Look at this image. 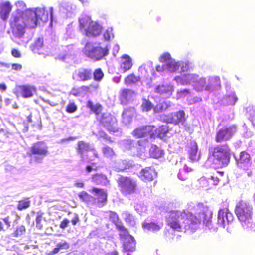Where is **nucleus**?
I'll return each instance as SVG.
<instances>
[{
  "label": "nucleus",
  "mask_w": 255,
  "mask_h": 255,
  "mask_svg": "<svg viewBox=\"0 0 255 255\" xmlns=\"http://www.w3.org/2000/svg\"><path fill=\"white\" fill-rule=\"evenodd\" d=\"M173 91V87L171 85H158L155 88V92L160 93L163 97L170 96Z\"/></svg>",
  "instance_id": "obj_24"
},
{
  "label": "nucleus",
  "mask_w": 255,
  "mask_h": 255,
  "mask_svg": "<svg viewBox=\"0 0 255 255\" xmlns=\"http://www.w3.org/2000/svg\"><path fill=\"white\" fill-rule=\"evenodd\" d=\"M20 93L24 98H29L33 96L35 92V89L30 86H22L20 87Z\"/></svg>",
  "instance_id": "obj_33"
},
{
  "label": "nucleus",
  "mask_w": 255,
  "mask_h": 255,
  "mask_svg": "<svg viewBox=\"0 0 255 255\" xmlns=\"http://www.w3.org/2000/svg\"><path fill=\"white\" fill-rule=\"evenodd\" d=\"M194 89L198 91L203 90L212 91L220 87V80L218 76L200 77L196 74H191L188 76Z\"/></svg>",
  "instance_id": "obj_4"
},
{
  "label": "nucleus",
  "mask_w": 255,
  "mask_h": 255,
  "mask_svg": "<svg viewBox=\"0 0 255 255\" xmlns=\"http://www.w3.org/2000/svg\"><path fill=\"white\" fill-rule=\"evenodd\" d=\"M12 5L9 1L0 0V17L3 21H6L12 10Z\"/></svg>",
  "instance_id": "obj_18"
},
{
  "label": "nucleus",
  "mask_w": 255,
  "mask_h": 255,
  "mask_svg": "<svg viewBox=\"0 0 255 255\" xmlns=\"http://www.w3.org/2000/svg\"><path fill=\"white\" fill-rule=\"evenodd\" d=\"M87 106L88 108H90L91 110L95 113L96 115H99L102 109V107L101 105L99 104L94 105L90 101H88Z\"/></svg>",
  "instance_id": "obj_43"
},
{
  "label": "nucleus",
  "mask_w": 255,
  "mask_h": 255,
  "mask_svg": "<svg viewBox=\"0 0 255 255\" xmlns=\"http://www.w3.org/2000/svg\"><path fill=\"white\" fill-rule=\"evenodd\" d=\"M186 162L187 161L185 159H182L180 162L181 165L183 166V168L180 169L178 174V177L180 180L183 181L187 179V173L192 170L191 168L189 167L188 165L186 164Z\"/></svg>",
  "instance_id": "obj_26"
},
{
  "label": "nucleus",
  "mask_w": 255,
  "mask_h": 255,
  "mask_svg": "<svg viewBox=\"0 0 255 255\" xmlns=\"http://www.w3.org/2000/svg\"><path fill=\"white\" fill-rule=\"evenodd\" d=\"M119 231H120V238L123 242L126 240L131 241L132 240L133 237L129 234L128 231L125 227Z\"/></svg>",
  "instance_id": "obj_42"
},
{
  "label": "nucleus",
  "mask_w": 255,
  "mask_h": 255,
  "mask_svg": "<svg viewBox=\"0 0 255 255\" xmlns=\"http://www.w3.org/2000/svg\"><path fill=\"white\" fill-rule=\"evenodd\" d=\"M104 38L106 40H110L114 38L113 33V29L112 28H108L103 34Z\"/></svg>",
  "instance_id": "obj_53"
},
{
  "label": "nucleus",
  "mask_w": 255,
  "mask_h": 255,
  "mask_svg": "<svg viewBox=\"0 0 255 255\" xmlns=\"http://www.w3.org/2000/svg\"><path fill=\"white\" fill-rule=\"evenodd\" d=\"M93 76L95 81H100L102 79L104 74L101 69L98 68L93 72Z\"/></svg>",
  "instance_id": "obj_48"
},
{
  "label": "nucleus",
  "mask_w": 255,
  "mask_h": 255,
  "mask_svg": "<svg viewBox=\"0 0 255 255\" xmlns=\"http://www.w3.org/2000/svg\"><path fill=\"white\" fill-rule=\"evenodd\" d=\"M141 142H142V141L141 140H140L138 142V146H139V148H138V149H139V151H138V153H137L136 155H137V156H138L141 158H144L145 157L144 153L145 151V147L143 146H141Z\"/></svg>",
  "instance_id": "obj_52"
},
{
  "label": "nucleus",
  "mask_w": 255,
  "mask_h": 255,
  "mask_svg": "<svg viewBox=\"0 0 255 255\" xmlns=\"http://www.w3.org/2000/svg\"><path fill=\"white\" fill-rule=\"evenodd\" d=\"M234 220V216L228 209H220L218 211L217 224L223 228L229 225Z\"/></svg>",
  "instance_id": "obj_14"
},
{
  "label": "nucleus",
  "mask_w": 255,
  "mask_h": 255,
  "mask_svg": "<svg viewBox=\"0 0 255 255\" xmlns=\"http://www.w3.org/2000/svg\"><path fill=\"white\" fill-rule=\"evenodd\" d=\"M30 205V201L28 198L24 199L18 202L17 209L19 210H22L28 208Z\"/></svg>",
  "instance_id": "obj_46"
},
{
  "label": "nucleus",
  "mask_w": 255,
  "mask_h": 255,
  "mask_svg": "<svg viewBox=\"0 0 255 255\" xmlns=\"http://www.w3.org/2000/svg\"><path fill=\"white\" fill-rule=\"evenodd\" d=\"M77 9L76 5L69 2H62L59 8L60 12L64 16L71 17Z\"/></svg>",
  "instance_id": "obj_19"
},
{
  "label": "nucleus",
  "mask_w": 255,
  "mask_h": 255,
  "mask_svg": "<svg viewBox=\"0 0 255 255\" xmlns=\"http://www.w3.org/2000/svg\"><path fill=\"white\" fill-rule=\"evenodd\" d=\"M120 191L125 195L134 193L136 189V181L129 177H120L118 180Z\"/></svg>",
  "instance_id": "obj_10"
},
{
  "label": "nucleus",
  "mask_w": 255,
  "mask_h": 255,
  "mask_svg": "<svg viewBox=\"0 0 255 255\" xmlns=\"http://www.w3.org/2000/svg\"><path fill=\"white\" fill-rule=\"evenodd\" d=\"M164 120L168 123H173L182 126L184 127L186 126V119L185 112L183 110L166 116Z\"/></svg>",
  "instance_id": "obj_13"
},
{
  "label": "nucleus",
  "mask_w": 255,
  "mask_h": 255,
  "mask_svg": "<svg viewBox=\"0 0 255 255\" xmlns=\"http://www.w3.org/2000/svg\"><path fill=\"white\" fill-rule=\"evenodd\" d=\"M97 136L99 138H103L104 139H105L106 140H109V141L111 142V141L110 140V139L108 138V136L106 134V133L102 131H100L98 132V134L97 135Z\"/></svg>",
  "instance_id": "obj_61"
},
{
  "label": "nucleus",
  "mask_w": 255,
  "mask_h": 255,
  "mask_svg": "<svg viewBox=\"0 0 255 255\" xmlns=\"http://www.w3.org/2000/svg\"><path fill=\"white\" fill-rule=\"evenodd\" d=\"M135 96V93L129 89H124L120 93V100L122 104H126Z\"/></svg>",
  "instance_id": "obj_25"
},
{
  "label": "nucleus",
  "mask_w": 255,
  "mask_h": 255,
  "mask_svg": "<svg viewBox=\"0 0 255 255\" xmlns=\"http://www.w3.org/2000/svg\"><path fill=\"white\" fill-rule=\"evenodd\" d=\"M190 74H185L182 76H178L175 77L174 80L178 84L181 85H186L191 83L190 80L188 78V76Z\"/></svg>",
  "instance_id": "obj_44"
},
{
  "label": "nucleus",
  "mask_w": 255,
  "mask_h": 255,
  "mask_svg": "<svg viewBox=\"0 0 255 255\" xmlns=\"http://www.w3.org/2000/svg\"><path fill=\"white\" fill-rule=\"evenodd\" d=\"M236 130V127L234 125L223 127L217 132L215 137L216 142L220 143L229 140L235 133Z\"/></svg>",
  "instance_id": "obj_12"
},
{
  "label": "nucleus",
  "mask_w": 255,
  "mask_h": 255,
  "mask_svg": "<svg viewBox=\"0 0 255 255\" xmlns=\"http://www.w3.org/2000/svg\"><path fill=\"white\" fill-rule=\"evenodd\" d=\"M170 59H173L170 54L169 53H164L163 54H162L160 58H159V61L161 62H165V63H167L168 61H169Z\"/></svg>",
  "instance_id": "obj_55"
},
{
  "label": "nucleus",
  "mask_w": 255,
  "mask_h": 255,
  "mask_svg": "<svg viewBox=\"0 0 255 255\" xmlns=\"http://www.w3.org/2000/svg\"><path fill=\"white\" fill-rule=\"evenodd\" d=\"M212 211L208 208H204L200 214V219L189 212L173 211L167 216V223L172 229L180 231L191 230L195 231L203 219V224L211 231H216L217 228L214 227L211 218Z\"/></svg>",
  "instance_id": "obj_1"
},
{
  "label": "nucleus",
  "mask_w": 255,
  "mask_h": 255,
  "mask_svg": "<svg viewBox=\"0 0 255 255\" xmlns=\"http://www.w3.org/2000/svg\"><path fill=\"white\" fill-rule=\"evenodd\" d=\"M178 61L176 62L174 59H170L166 63L164 64V68L169 72H174L179 69Z\"/></svg>",
  "instance_id": "obj_34"
},
{
  "label": "nucleus",
  "mask_w": 255,
  "mask_h": 255,
  "mask_svg": "<svg viewBox=\"0 0 255 255\" xmlns=\"http://www.w3.org/2000/svg\"><path fill=\"white\" fill-rule=\"evenodd\" d=\"M134 113L135 110L133 108H129L125 109L122 114L123 123L125 125L129 124L132 121V118Z\"/></svg>",
  "instance_id": "obj_28"
},
{
  "label": "nucleus",
  "mask_w": 255,
  "mask_h": 255,
  "mask_svg": "<svg viewBox=\"0 0 255 255\" xmlns=\"http://www.w3.org/2000/svg\"><path fill=\"white\" fill-rule=\"evenodd\" d=\"M122 216L127 224H128L131 226H134L135 225L136 222L134 217L128 212L125 211L123 212Z\"/></svg>",
  "instance_id": "obj_39"
},
{
  "label": "nucleus",
  "mask_w": 255,
  "mask_h": 255,
  "mask_svg": "<svg viewBox=\"0 0 255 255\" xmlns=\"http://www.w3.org/2000/svg\"><path fill=\"white\" fill-rule=\"evenodd\" d=\"M69 247V243L67 242L65 240H62L56 244V247L54 248L52 251L49 252V255H54L60 251L67 250Z\"/></svg>",
  "instance_id": "obj_29"
},
{
  "label": "nucleus",
  "mask_w": 255,
  "mask_h": 255,
  "mask_svg": "<svg viewBox=\"0 0 255 255\" xmlns=\"http://www.w3.org/2000/svg\"><path fill=\"white\" fill-rule=\"evenodd\" d=\"M109 49L106 45L99 43L88 42L83 49L84 53L90 59L98 61L108 54Z\"/></svg>",
  "instance_id": "obj_6"
},
{
  "label": "nucleus",
  "mask_w": 255,
  "mask_h": 255,
  "mask_svg": "<svg viewBox=\"0 0 255 255\" xmlns=\"http://www.w3.org/2000/svg\"><path fill=\"white\" fill-rule=\"evenodd\" d=\"M110 219L114 223L119 220L118 215L114 212H110Z\"/></svg>",
  "instance_id": "obj_59"
},
{
  "label": "nucleus",
  "mask_w": 255,
  "mask_h": 255,
  "mask_svg": "<svg viewBox=\"0 0 255 255\" xmlns=\"http://www.w3.org/2000/svg\"><path fill=\"white\" fill-rule=\"evenodd\" d=\"M89 90V88L88 86H82L80 87L76 88H73L70 93L72 95H73L76 96H80L82 95L84 92H86L88 91Z\"/></svg>",
  "instance_id": "obj_41"
},
{
  "label": "nucleus",
  "mask_w": 255,
  "mask_h": 255,
  "mask_svg": "<svg viewBox=\"0 0 255 255\" xmlns=\"http://www.w3.org/2000/svg\"><path fill=\"white\" fill-rule=\"evenodd\" d=\"M144 230L152 232H156L159 231L162 227L163 224L161 223H155L154 222H144L142 225Z\"/></svg>",
  "instance_id": "obj_27"
},
{
  "label": "nucleus",
  "mask_w": 255,
  "mask_h": 255,
  "mask_svg": "<svg viewBox=\"0 0 255 255\" xmlns=\"http://www.w3.org/2000/svg\"><path fill=\"white\" fill-rule=\"evenodd\" d=\"M236 161L237 166L245 170H249L251 166L250 156L249 154L245 152H242L240 153V157L237 159L234 156Z\"/></svg>",
  "instance_id": "obj_17"
},
{
  "label": "nucleus",
  "mask_w": 255,
  "mask_h": 255,
  "mask_svg": "<svg viewBox=\"0 0 255 255\" xmlns=\"http://www.w3.org/2000/svg\"><path fill=\"white\" fill-rule=\"evenodd\" d=\"M132 66V61L130 57L127 55L123 56L121 64V71L123 73L129 70Z\"/></svg>",
  "instance_id": "obj_30"
},
{
  "label": "nucleus",
  "mask_w": 255,
  "mask_h": 255,
  "mask_svg": "<svg viewBox=\"0 0 255 255\" xmlns=\"http://www.w3.org/2000/svg\"><path fill=\"white\" fill-rule=\"evenodd\" d=\"M30 21L27 16H25L24 12L19 10L12 14L10 19V26L12 31L11 38L14 41L20 44L21 42H24L23 40L26 28H35L28 25Z\"/></svg>",
  "instance_id": "obj_2"
},
{
  "label": "nucleus",
  "mask_w": 255,
  "mask_h": 255,
  "mask_svg": "<svg viewBox=\"0 0 255 255\" xmlns=\"http://www.w3.org/2000/svg\"><path fill=\"white\" fill-rule=\"evenodd\" d=\"M102 152L104 155L108 157L111 158L114 155V152L113 149L109 147H105L102 149Z\"/></svg>",
  "instance_id": "obj_51"
},
{
  "label": "nucleus",
  "mask_w": 255,
  "mask_h": 255,
  "mask_svg": "<svg viewBox=\"0 0 255 255\" xmlns=\"http://www.w3.org/2000/svg\"><path fill=\"white\" fill-rule=\"evenodd\" d=\"M156 176L157 173L155 169L151 167H146L140 172V176L141 179L145 181H152Z\"/></svg>",
  "instance_id": "obj_20"
},
{
  "label": "nucleus",
  "mask_w": 255,
  "mask_h": 255,
  "mask_svg": "<svg viewBox=\"0 0 255 255\" xmlns=\"http://www.w3.org/2000/svg\"><path fill=\"white\" fill-rule=\"evenodd\" d=\"M79 22L80 31L88 37H96L101 32V26L89 16L82 15Z\"/></svg>",
  "instance_id": "obj_5"
},
{
  "label": "nucleus",
  "mask_w": 255,
  "mask_h": 255,
  "mask_svg": "<svg viewBox=\"0 0 255 255\" xmlns=\"http://www.w3.org/2000/svg\"><path fill=\"white\" fill-rule=\"evenodd\" d=\"M252 209V205L245 201H242L236 205L235 212L243 226L250 223Z\"/></svg>",
  "instance_id": "obj_8"
},
{
  "label": "nucleus",
  "mask_w": 255,
  "mask_h": 255,
  "mask_svg": "<svg viewBox=\"0 0 255 255\" xmlns=\"http://www.w3.org/2000/svg\"><path fill=\"white\" fill-rule=\"evenodd\" d=\"M69 223V221L67 219H64L60 223V227L61 229H65L66 228Z\"/></svg>",
  "instance_id": "obj_64"
},
{
  "label": "nucleus",
  "mask_w": 255,
  "mask_h": 255,
  "mask_svg": "<svg viewBox=\"0 0 255 255\" xmlns=\"http://www.w3.org/2000/svg\"><path fill=\"white\" fill-rule=\"evenodd\" d=\"M188 152L189 159L192 162L198 161L200 158V153L198 152L197 144L195 141L190 143Z\"/></svg>",
  "instance_id": "obj_23"
},
{
  "label": "nucleus",
  "mask_w": 255,
  "mask_h": 255,
  "mask_svg": "<svg viewBox=\"0 0 255 255\" xmlns=\"http://www.w3.org/2000/svg\"><path fill=\"white\" fill-rule=\"evenodd\" d=\"M77 110V106L76 105L73 103H70L69 104L66 108V111L68 113H73L75 111H76Z\"/></svg>",
  "instance_id": "obj_58"
},
{
  "label": "nucleus",
  "mask_w": 255,
  "mask_h": 255,
  "mask_svg": "<svg viewBox=\"0 0 255 255\" xmlns=\"http://www.w3.org/2000/svg\"><path fill=\"white\" fill-rule=\"evenodd\" d=\"M238 100L235 92H231L223 98V102L227 105H234Z\"/></svg>",
  "instance_id": "obj_40"
},
{
  "label": "nucleus",
  "mask_w": 255,
  "mask_h": 255,
  "mask_svg": "<svg viewBox=\"0 0 255 255\" xmlns=\"http://www.w3.org/2000/svg\"><path fill=\"white\" fill-rule=\"evenodd\" d=\"M149 153L151 156L154 158H160L163 154V151L159 147L154 145L151 146Z\"/></svg>",
  "instance_id": "obj_38"
},
{
  "label": "nucleus",
  "mask_w": 255,
  "mask_h": 255,
  "mask_svg": "<svg viewBox=\"0 0 255 255\" xmlns=\"http://www.w3.org/2000/svg\"><path fill=\"white\" fill-rule=\"evenodd\" d=\"M92 180L97 184L106 185L108 183L107 177L103 174H96L93 176Z\"/></svg>",
  "instance_id": "obj_36"
},
{
  "label": "nucleus",
  "mask_w": 255,
  "mask_h": 255,
  "mask_svg": "<svg viewBox=\"0 0 255 255\" xmlns=\"http://www.w3.org/2000/svg\"><path fill=\"white\" fill-rule=\"evenodd\" d=\"M92 192L95 193V196L97 197V204L98 207H103L104 204L107 202V194L106 191L103 189L93 188Z\"/></svg>",
  "instance_id": "obj_21"
},
{
  "label": "nucleus",
  "mask_w": 255,
  "mask_h": 255,
  "mask_svg": "<svg viewBox=\"0 0 255 255\" xmlns=\"http://www.w3.org/2000/svg\"><path fill=\"white\" fill-rule=\"evenodd\" d=\"M98 118L100 119L101 124L110 132H115L118 131L116 119L111 114L103 113Z\"/></svg>",
  "instance_id": "obj_11"
},
{
  "label": "nucleus",
  "mask_w": 255,
  "mask_h": 255,
  "mask_svg": "<svg viewBox=\"0 0 255 255\" xmlns=\"http://www.w3.org/2000/svg\"><path fill=\"white\" fill-rule=\"evenodd\" d=\"M132 165L130 161L124 160H117L112 164V168L117 172L123 171L129 168Z\"/></svg>",
  "instance_id": "obj_22"
},
{
  "label": "nucleus",
  "mask_w": 255,
  "mask_h": 255,
  "mask_svg": "<svg viewBox=\"0 0 255 255\" xmlns=\"http://www.w3.org/2000/svg\"><path fill=\"white\" fill-rule=\"evenodd\" d=\"M124 249L127 251L133 252L135 250V240L132 237L131 241L126 240L123 242Z\"/></svg>",
  "instance_id": "obj_37"
},
{
  "label": "nucleus",
  "mask_w": 255,
  "mask_h": 255,
  "mask_svg": "<svg viewBox=\"0 0 255 255\" xmlns=\"http://www.w3.org/2000/svg\"><path fill=\"white\" fill-rule=\"evenodd\" d=\"M153 107L152 103L148 100L145 99H143L141 104L142 110L143 111L148 112Z\"/></svg>",
  "instance_id": "obj_49"
},
{
  "label": "nucleus",
  "mask_w": 255,
  "mask_h": 255,
  "mask_svg": "<svg viewBox=\"0 0 255 255\" xmlns=\"http://www.w3.org/2000/svg\"><path fill=\"white\" fill-rule=\"evenodd\" d=\"M26 229L24 225H20L16 227L15 230L12 233V237L15 238L20 237L22 235L25 234Z\"/></svg>",
  "instance_id": "obj_45"
},
{
  "label": "nucleus",
  "mask_w": 255,
  "mask_h": 255,
  "mask_svg": "<svg viewBox=\"0 0 255 255\" xmlns=\"http://www.w3.org/2000/svg\"><path fill=\"white\" fill-rule=\"evenodd\" d=\"M10 66L12 67V69L15 70L16 71H20L22 67V65L18 63H13L10 64Z\"/></svg>",
  "instance_id": "obj_63"
},
{
  "label": "nucleus",
  "mask_w": 255,
  "mask_h": 255,
  "mask_svg": "<svg viewBox=\"0 0 255 255\" xmlns=\"http://www.w3.org/2000/svg\"><path fill=\"white\" fill-rule=\"evenodd\" d=\"M43 214L41 212H38L37 213L36 218V227L40 229L42 228V224H41V221L43 218Z\"/></svg>",
  "instance_id": "obj_50"
},
{
  "label": "nucleus",
  "mask_w": 255,
  "mask_h": 255,
  "mask_svg": "<svg viewBox=\"0 0 255 255\" xmlns=\"http://www.w3.org/2000/svg\"><path fill=\"white\" fill-rule=\"evenodd\" d=\"M76 137H70L69 138L62 139L60 140L58 143L62 145H66L69 143L70 141H74L76 139Z\"/></svg>",
  "instance_id": "obj_57"
},
{
  "label": "nucleus",
  "mask_w": 255,
  "mask_h": 255,
  "mask_svg": "<svg viewBox=\"0 0 255 255\" xmlns=\"http://www.w3.org/2000/svg\"><path fill=\"white\" fill-rule=\"evenodd\" d=\"M24 12L25 16H27L30 21L28 25L32 27H35L38 24L39 20L44 22H47L48 20V13L45 10L44 7L29 8L25 10Z\"/></svg>",
  "instance_id": "obj_7"
},
{
  "label": "nucleus",
  "mask_w": 255,
  "mask_h": 255,
  "mask_svg": "<svg viewBox=\"0 0 255 255\" xmlns=\"http://www.w3.org/2000/svg\"><path fill=\"white\" fill-rule=\"evenodd\" d=\"M48 154V146L45 142L40 141L34 143L31 147L29 156L32 161L40 163Z\"/></svg>",
  "instance_id": "obj_9"
},
{
  "label": "nucleus",
  "mask_w": 255,
  "mask_h": 255,
  "mask_svg": "<svg viewBox=\"0 0 255 255\" xmlns=\"http://www.w3.org/2000/svg\"><path fill=\"white\" fill-rule=\"evenodd\" d=\"M179 68H181V71L184 72L187 71L189 67L188 62L178 61Z\"/></svg>",
  "instance_id": "obj_56"
},
{
  "label": "nucleus",
  "mask_w": 255,
  "mask_h": 255,
  "mask_svg": "<svg viewBox=\"0 0 255 255\" xmlns=\"http://www.w3.org/2000/svg\"><path fill=\"white\" fill-rule=\"evenodd\" d=\"M153 132L154 137L157 136L162 139L166 136V134L168 132V127L166 125L161 126L158 129L154 127Z\"/></svg>",
  "instance_id": "obj_32"
},
{
  "label": "nucleus",
  "mask_w": 255,
  "mask_h": 255,
  "mask_svg": "<svg viewBox=\"0 0 255 255\" xmlns=\"http://www.w3.org/2000/svg\"><path fill=\"white\" fill-rule=\"evenodd\" d=\"M189 94V91L188 89H185L178 92L177 95L178 98H181L183 96H186Z\"/></svg>",
  "instance_id": "obj_60"
},
{
  "label": "nucleus",
  "mask_w": 255,
  "mask_h": 255,
  "mask_svg": "<svg viewBox=\"0 0 255 255\" xmlns=\"http://www.w3.org/2000/svg\"><path fill=\"white\" fill-rule=\"evenodd\" d=\"M79 221L78 215L74 213L73 214V218L71 219V222L73 225H76Z\"/></svg>",
  "instance_id": "obj_62"
},
{
  "label": "nucleus",
  "mask_w": 255,
  "mask_h": 255,
  "mask_svg": "<svg viewBox=\"0 0 255 255\" xmlns=\"http://www.w3.org/2000/svg\"><path fill=\"white\" fill-rule=\"evenodd\" d=\"M93 77V71L90 68H80L73 74V78L79 81H86Z\"/></svg>",
  "instance_id": "obj_16"
},
{
  "label": "nucleus",
  "mask_w": 255,
  "mask_h": 255,
  "mask_svg": "<svg viewBox=\"0 0 255 255\" xmlns=\"http://www.w3.org/2000/svg\"><path fill=\"white\" fill-rule=\"evenodd\" d=\"M78 197L82 201L87 204H93L96 203V199L85 191L80 192Z\"/></svg>",
  "instance_id": "obj_35"
},
{
  "label": "nucleus",
  "mask_w": 255,
  "mask_h": 255,
  "mask_svg": "<svg viewBox=\"0 0 255 255\" xmlns=\"http://www.w3.org/2000/svg\"><path fill=\"white\" fill-rule=\"evenodd\" d=\"M154 126H142L136 128L133 131V135L137 138L144 137L149 136L150 138H154L153 129Z\"/></svg>",
  "instance_id": "obj_15"
},
{
  "label": "nucleus",
  "mask_w": 255,
  "mask_h": 255,
  "mask_svg": "<svg viewBox=\"0 0 255 255\" xmlns=\"http://www.w3.org/2000/svg\"><path fill=\"white\" fill-rule=\"evenodd\" d=\"M43 43V38H38L35 42L34 46V48L33 49H32V50L34 52H37V51L39 50V49L42 47Z\"/></svg>",
  "instance_id": "obj_54"
},
{
  "label": "nucleus",
  "mask_w": 255,
  "mask_h": 255,
  "mask_svg": "<svg viewBox=\"0 0 255 255\" xmlns=\"http://www.w3.org/2000/svg\"><path fill=\"white\" fill-rule=\"evenodd\" d=\"M139 80L138 77L135 76L134 74H130L125 78V84L126 85H131L135 83Z\"/></svg>",
  "instance_id": "obj_47"
},
{
  "label": "nucleus",
  "mask_w": 255,
  "mask_h": 255,
  "mask_svg": "<svg viewBox=\"0 0 255 255\" xmlns=\"http://www.w3.org/2000/svg\"><path fill=\"white\" fill-rule=\"evenodd\" d=\"M230 150L227 144L209 149L208 160L212 162L215 167L227 166L230 162Z\"/></svg>",
  "instance_id": "obj_3"
},
{
  "label": "nucleus",
  "mask_w": 255,
  "mask_h": 255,
  "mask_svg": "<svg viewBox=\"0 0 255 255\" xmlns=\"http://www.w3.org/2000/svg\"><path fill=\"white\" fill-rule=\"evenodd\" d=\"M78 153L80 155V157L82 160H85L86 158L84 156V154L92 149V147L84 141H79L78 143Z\"/></svg>",
  "instance_id": "obj_31"
}]
</instances>
